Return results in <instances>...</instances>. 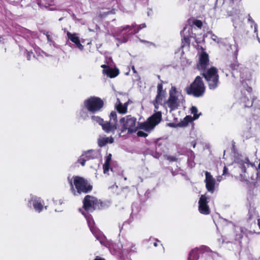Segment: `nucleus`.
I'll return each instance as SVG.
<instances>
[{"instance_id":"58836bf2","label":"nucleus","mask_w":260,"mask_h":260,"mask_svg":"<svg viewBox=\"0 0 260 260\" xmlns=\"http://www.w3.org/2000/svg\"><path fill=\"white\" fill-rule=\"evenodd\" d=\"M101 67L104 69V70L108 69V68H110L106 64H103L101 66Z\"/></svg>"},{"instance_id":"aec40b11","label":"nucleus","mask_w":260,"mask_h":260,"mask_svg":"<svg viewBox=\"0 0 260 260\" xmlns=\"http://www.w3.org/2000/svg\"><path fill=\"white\" fill-rule=\"evenodd\" d=\"M114 139L111 136L110 137L102 138L98 140V144L100 147H103L108 143H113Z\"/></svg>"},{"instance_id":"8fccbe9b","label":"nucleus","mask_w":260,"mask_h":260,"mask_svg":"<svg viewBox=\"0 0 260 260\" xmlns=\"http://www.w3.org/2000/svg\"><path fill=\"white\" fill-rule=\"evenodd\" d=\"M186 27H184L183 28V30H184L185 29Z\"/></svg>"},{"instance_id":"423d86ee","label":"nucleus","mask_w":260,"mask_h":260,"mask_svg":"<svg viewBox=\"0 0 260 260\" xmlns=\"http://www.w3.org/2000/svg\"><path fill=\"white\" fill-rule=\"evenodd\" d=\"M205 89L202 78L198 76L194 81L185 88V90L188 95H192L194 97L199 98L204 95Z\"/></svg>"},{"instance_id":"3c124183","label":"nucleus","mask_w":260,"mask_h":260,"mask_svg":"<svg viewBox=\"0 0 260 260\" xmlns=\"http://www.w3.org/2000/svg\"><path fill=\"white\" fill-rule=\"evenodd\" d=\"M259 109H260V108H259Z\"/></svg>"},{"instance_id":"1a4fd4ad","label":"nucleus","mask_w":260,"mask_h":260,"mask_svg":"<svg viewBox=\"0 0 260 260\" xmlns=\"http://www.w3.org/2000/svg\"><path fill=\"white\" fill-rule=\"evenodd\" d=\"M162 120V113L157 111L149 117L145 122L141 123L140 127L146 131H149L157 125Z\"/></svg>"},{"instance_id":"de8ad7c7","label":"nucleus","mask_w":260,"mask_h":260,"mask_svg":"<svg viewBox=\"0 0 260 260\" xmlns=\"http://www.w3.org/2000/svg\"><path fill=\"white\" fill-rule=\"evenodd\" d=\"M251 179L252 180H254V179L253 178V177L252 176L251 177Z\"/></svg>"},{"instance_id":"ea45409f","label":"nucleus","mask_w":260,"mask_h":260,"mask_svg":"<svg viewBox=\"0 0 260 260\" xmlns=\"http://www.w3.org/2000/svg\"><path fill=\"white\" fill-rule=\"evenodd\" d=\"M256 169L257 171H258V173L260 172V159L259 160V163H258V166Z\"/></svg>"},{"instance_id":"4be33fe9","label":"nucleus","mask_w":260,"mask_h":260,"mask_svg":"<svg viewBox=\"0 0 260 260\" xmlns=\"http://www.w3.org/2000/svg\"><path fill=\"white\" fill-rule=\"evenodd\" d=\"M94 151L93 150H89L87 151H85L84 154H83V156L85 157V158L87 159V160H89L90 159H93L95 158V156L94 154Z\"/></svg>"},{"instance_id":"412c9836","label":"nucleus","mask_w":260,"mask_h":260,"mask_svg":"<svg viewBox=\"0 0 260 260\" xmlns=\"http://www.w3.org/2000/svg\"><path fill=\"white\" fill-rule=\"evenodd\" d=\"M33 206L36 211L40 212L43 209V204L42 202L40 199H35L33 201Z\"/></svg>"},{"instance_id":"f8f14e48","label":"nucleus","mask_w":260,"mask_h":260,"mask_svg":"<svg viewBox=\"0 0 260 260\" xmlns=\"http://www.w3.org/2000/svg\"><path fill=\"white\" fill-rule=\"evenodd\" d=\"M208 198L205 194L201 195L199 201V211L204 215H208L210 213V210L208 205Z\"/></svg>"},{"instance_id":"a878e982","label":"nucleus","mask_w":260,"mask_h":260,"mask_svg":"<svg viewBox=\"0 0 260 260\" xmlns=\"http://www.w3.org/2000/svg\"><path fill=\"white\" fill-rule=\"evenodd\" d=\"M190 111L191 113L193 114V120H196L199 117L200 114H198V110L196 107H191L190 108Z\"/></svg>"},{"instance_id":"2f4dec72","label":"nucleus","mask_w":260,"mask_h":260,"mask_svg":"<svg viewBox=\"0 0 260 260\" xmlns=\"http://www.w3.org/2000/svg\"><path fill=\"white\" fill-rule=\"evenodd\" d=\"M26 57H27V59L28 60H30V58H31V55L33 54V52L32 51H28L27 50H26Z\"/></svg>"},{"instance_id":"49530a36","label":"nucleus","mask_w":260,"mask_h":260,"mask_svg":"<svg viewBox=\"0 0 260 260\" xmlns=\"http://www.w3.org/2000/svg\"><path fill=\"white\" fill-rule=\"evenodd\" d=\"M244 181L247 183L249 182L248 179H247V178L245 179H244Z\"/></svg>"},{"instance_id":"dca6fc26","label":"nucleus","mask_w":260,"mask_h":260,"mask_svg":"<svg viewBox=\"0 0 260 260\" xmlns=\"http://www.w3.org/2000/svg\"><path fill=\"white\" fill-rule=\"evenodd\" d=\"M242 66L239 64L237 60H235L233 62L231 63L230 65V67L232 70H238L240 72V75L241 74H244V76H246V72L247 71L250 73L248 70L246 68H243Z\"/></svg>"},{"instance_id":"f704fd0d","label":"nucleus","mask_w":260,"mask_h":260,"mask_svg":"<svg viewBox=\"0 0 260 260\" xmlns=\"http://www.w3.org/2000/svg\"><path fill=\"white\" fill-rule=\"evenodd\" d=\"M93 260H106L104 258L96 256Z\"/></svg>"},{"instance_id":"9d476101","label":"nucleus","mask_w":260,"mask_h":260,"mask_svg":"<svg viewBox=\"0 0 260 260\" xmlns=\"http://www.w3.org/2000/svg\"><path fill=\"white\" fill-rule=\"evenodd\" d=\"M118 127L117 113L113 111L109 115V120L104 121L102 124V129L106 133L114 134Z\"/></svg>"},{"instance_id":"0eeeda50","label":"nucleus","mask_w":260,"mask_h":260,"mask_svg":"<svg viewBox=\"0 0 260 260\" xmlns=\"http://www.w3.org/2000/svg\"><path fill=\"white\" fill-rule=\"evenodd\" d=\"M169 93V96L166 104L170 108V111H172L178 108L182 103L181 101L183 100V96L175 86L171 87Z\"/></svg>"},{"instance_id":"37998d69","label":"nucleus","mask_w":260,"mask_h":260,"mask_svg":"<svg viewBox=\"0 0 260 260\" xmlns=\"http://www.w3.org/2000/svg\"><path fill=\"white\" fill-rule=\"evenodd\" d=\"M257 224H258L259 229H260V218L258 219L257 220Z\"/></svg>"},{"instance_id":"4468645a","label":"nucleus","mask_w":260,"mask_h":260,"mask_svg":"<svg viewBox=\"0 0 260 260\" xmlns=\"http://www.w3.org/2000/svg\"><path fill=\"white\" fill-rule=\"evenodd\" d=\"M162 81H161L160 83H158L157 86V94L153 101V103L156 108H157L156 104H159L162 101L163 98L166 94V90H163Z\"/></svg>"},{"instance_id":"79ce46f5","label":"nucleus","mask_w":260,"mask_h":260,"mask_svg":"<svg viewBox=\"0 0 260 260\" xmlns=\"http://www.w3.org/2000/svg\"><path fill=\"white\" fill-rule=\"evenodd\" d=\"M4 44V39L2 36L0 37V44Z\"/></svg>"},{"instance_id":"f3484780","label":"nucleus","mask_w":260,"mask_h":260,"mask_svg":"<svg viewBox=\"0 0 260 260\" xmlns=\"http://www.w3.org/2000/svg\"><path fill=\"white\" fill-rule=\"evenodd\" d=\"M103 73L106 74L108 77L113 78L117 76L119 72V70L117 68L113 69L110 67L108 69L103 70Z\"/></svg>"},{"instance_id":"393cba45","label":"nucleus","mask_w":260,"mask_h":260,"mask_svg":"<svg viewBox=\"0 0 260 260\" xmlns=\"http://www.w3.org/2000/svg\"><path fill=\"white\" fill-rule=\"evenodd\" d=\"M91 119L92 121L96 122V123H99L101 126H102V124L104 122V119L98 116L92 115L91 117Z\"/></svg>"},{"instance_id":"09e8293b","label":"nucleus","mask_w":260,"mask_h":260,"mask_svg":"<svg viewBox=\"0 0 260 260\" xmlns=\"http://www.w3.org/2000/svg\"><path fill=\"white\" fill-rule=\"evenodd\" d=\"M82 214L83 215H85L83 212H82Z\"/></svg>"},{"instance_id":"4c0bfd02","label":"nucleus","mask_w":260,"mask_h":260,"mask_svg":"<svg viewBox=\"0 0 260 260\" xmlns=\"http://www.w3.org/2000/svg\"><path fill=\"white\" fill-rule=\"evenodd\" d=\"M160 242L159 241L156 240L155 242L153 243V245L154 247H157L158 246V243Z\"/></svg>"},{"instance_id":"c03bdc74","label":"nucleus","mask_w":260,"mask_h":260,"mask_svg":"<svg viewBox=\"0 0 260 260\" xmlns=\"http://www.w3.org/2000/svg\"><path fill=\"white\" fill-rule=\"evenodd\" d=\"M140 26H141V28H143V27H146V25H145V24H141L140 25Z\"/></svg>"},{"instance_id":"bb28decb","label":"nucleus","mask_w":260,"mask_h":260,"mask_svg":"<svg viewBox=\"0 0 260 260\" xmlns=\"http://www.w3.org/2000/svg\"><path fill=\"white\" fill-rule=\"evenodd\" d=\"M103 168L104 173L105 174L109 172L110 169L112 171H113L112 168H110V163L105 162L104 164L103 165Z\"/></svg>"},{"instance_id":"7c9ffc66","label":"nucleus","mask_w":260,"mask_h":260,"mask_svg":"<svg viewBox=\"0 0 260 260\" xmlns=\"http://www.w3.org/2000/svg\"><path fill=\"white\" fill-rule=\"evenodd\" d=\"M112 158V154L109 153L106 157L105 162L110 163Z\"/></svg>"},{"instance_id":"a19ab883","label":"nucleus","mask_w":260,"mask_h":260,"mask_svg":"<svg viewBox=\"0 0 260 260\" xmlns=\"http://www.w3.org/2000/svg\"><path fill=\"white\" fill-rule=\"evenodd\" d=\"M248 21H249V22H254L253 20L252 19V18H251V17L250 16V15H249Z\"/></svg>"},{"instance_id":"5701e85b","label":"nucleus","mask_w":260,"mask_h":260,"mask_svg":"<svg viewBox=\"0 0 260 260\" xmlns=\"http://www.w3.org/2000/svg\"><path fill=\"white\" fill-rule=\"evenodd\" d=\"M191 21L192 25H196L198 28H201L203 26V22L200 20L193 19L192 20L190 18L188 20V22L189 24H191Z\"/></svg>"},{"instance_id":"9b49d317","label":"nucleus","mask_w":260,"mask_h":260,"mask_svg":"<svg viewBox=\"0 0 260 260\" xmlns=\"http://www.w3.org/2000/svg\"><path fill=\"white\" fill-rule=\"evenodd\" d=\"M209 55L205 51L202 52L199 55V61L197 63V69L202 72L209 68Z\"/></svg>"},{"instance_id":"b1692460","label":"nucleus","mask_w":260,"mask_h":260,"mask_svg":"<svg viewBox=\"0 0 260 260\" xmlns=\"http://www.w3.org/2000/svg\"><path fill=\"white\" fill-rule=\"evenodd\" d=\"M192 118L190 116H186L183 120L179 123V125L181 126H186L189 123L192 121Z\"/></svg>"},{"instance_id":"a211bd4d","label":"nucleus","mask_w":260,"mask_h":260,"mask_svg":"<svg viewBox=\"0 0 260 260\" xmlns=\"http://www.w3.org/2000/svg\"><path fill=\"white\" fill-rule=\"evenodd\" d=\"M117 112L122 114H124L127 112V103H126L123 105L120 102L115 106Z\"/></svg>"},{"instance_id":"72a5a7b5","label":"nucleus","mask_w":260,"mask_h":260,"mask_svg":"<svg viewBox=\"0 0 260 260\" xmlns=\"http://www.w3.org/2000/svg\"><path fill=\"white\" fill-rule=\"evenodd\" d=\"M168 159L171 161H175L177 160V158L175 156H170L168 157Z\"/></svg>"},{"instance_id":"f03ea898","label":"nucleus","mask_w":260,"mask_h":260,"mask_svg":"<svg viewBox=\"0 0 260 260\" xmlns=\"http://www.w3.org/2000/svg\"><path fill=\"white\" fill-rule=\"evenodd\" d=\"M71 187V190L75 196L90 192L93 189L92 185L85 178L79 176H73L72 178H68Z\"/></svg>"},{"instance_id":"6ab92c4d","label":"nucleus","mask_w":260,"mask_h":260,"mask_svg":"<svg viewBox=\"0 0 260 260\" xmlns=\"http://www.w3.org/2000/svg\"><path fill=\"white\" fill-rule=\"evenodd\" d=\"M199 250L198 248L192 249L188 254L187 260H198L199 258Z\"/></svg>"},{"instance_id":"f257e3e1","label":"nucleus","mask_w":260,"mask_h":260,"mask_svg":"<svg viewBox=\"0 0 260 260\" xmlns=\"http://www.w3.org/2000/svg\"><path fill=\"white\" fill-rule=\"evenodd\" d=\"M251 80V75L250 73L246 72V76L244 74L241 75L240 82L242 87L240 89L241 95L239 98V101L240 105L244 108H251L255 101L257 100L256 96L253 94V89L249 86Z\"/></svg>"},{"instance_id":"c756f323","label":"nucleus","mask_w":260,"mask_h":260,"mask_svg":"<svg viewBox=\"0 0 260 260\" xmlns=\"http://www.w3.org/2000/svg\"><path fill=\"white\" fill-rule=\"evenodd\" d=\"M137 134V136L140 137L146 138L148 136V134L147 133L141 131H138Z\"/></svg>"},{"instance_id":"c9c22d12","label":"nucleus","mask_w":260,"mask_h":260,"mask_svg":"<svg viewBox=\"0 0 260 260\" xmlns=\"http://www.w3.org/2000/svg\"><path fill=\"white\" fill-rule=\"evenodd\" d=\"M109 15V14H114L115 13V10L114 9L111 10V11H108Z\"/></svg>"},{"instance_id":"39448f33","label":"nucleus","mask_w":260,"mask_h":260,"mask_svg":"<svg viewBox=\"0 0 260 260\" xmlns=\"http://www.w3.org/2000/svg\"><path fill=\"white\" fill-rule=\"evenodd\" d=\"M104 105V101L95 96H91L84 101V108L92 115L102 111Z\"/></svg>"},{"instance_id":"a18cd8bd","label":"nucleus","mask_w":260,"mask_h":260,"mask_svg":"<svg viewBox=\"0 0 260 260\" xmlns=\"http://www.w3.org/2000/svg\"><path fill=\"white\" fill-rule=\"evenodd\" d=\"M46 35V37L48 39V40H49V38H50V36L48 34V33L47 32V34Z\"/></svg>"},{"instance_id":"473e14b6","label":"nucleus","mask_w":260,"mask_h":260,"mask_svg":"<svg viewBox=\"0 0 260 260\" xmlns=\"http://www.w3.org/2000/svg\"><path fill=\"white\" fill-rule=\"evenodd\" d=\"M109 15L108 11L106 12H103V13H101L99 15L100 17L101 18H103L106 17Z\"/></svg>"},{"instance_id":"2eb2a0df","label":"nucleus","mask_w":260,"mask_h":260,"mask_svg":"<svg viewBox=\"0 0 260 260\" xmlns=\"http://www.w3.org/2000/svg\"><path fill=\"white\" fill-rule=\"evenodd\" d=\"M67 35L68 39L75 43L80 50H82L84 49V46L81 44L79 38L76 33L72 34L68 31Z\"/></svg>"},{"instance_id":"20e7f679","label":"nucleus","mask_w":260,"mask_h":260,"mask_svg":"<svg viewBox=\"0 0 260 260\" xmlns=\"http://www.w3.org/2000/svg\"><path fill=\"white\" fill-rule=\"evenodd\" d=\"M82 208L87 212L103 209L106 206L101 200L88 194L84 197L82 200Z\"/></svg>"},{"instance_id":"cd10ccee","label":"nucleus","mask_w":260,"mask_h":260,"mask_svg":"<svg viewBox=\"0 0 260 260\" xmlns=\"http://www.w3.org/2000/svg\"><path fill=\"white\" fill-rule=\"evenodd\" d=\"M191 37L184 36L182 39V43L183 44V46L185 45H190V38Z\"/></svg>"},{"instance_id":"ddd939ff","label":"nucleus","mask_w":260,"mask_h":260,"mask_svg":"<svg viewBox=\"0 0 260 260\" xmlns=\"http://www.w3.org/2000/svg\"><path fill=\"white\" fill-rule=\"evenodd\" d=\"M206 187L207 190L211 193H213L215 190V180L210 172L206 171L205 172Z\"/></svg>"},{"instance_id":"6e6552de","label":"nucleus","mask_w":260,"mask_h":260,"mask_svg":"<svg viewBox=\"0 0 260 260\" xmlns=\"http://www.w3.org/2000/svg\"><path fill=\"white\" fill-rule=\"evenodd\" d=\"M137 119L131 115H127L125 117L120 118L119 122L122 124L120 128V132L119 133V136L121 134L127 130V134H132L136 132L137 128H136Z\"/></svg>"},{"instance_id":"e433bc0d","label":"nucleus","mask_w":260,"mask_h":260,"mask_svg":"<svg viewBox=\"0 0 260 260\" xmlns=\"http://www.w3.org/2000/svg\"><path fill=\"white\" fill-rule=\"evenodd\" d=\"M227 171H228V169H227V168L225 166H224V168H223V174H222V175L226 174V173H227Z\"/></svg>"},{"instance_id":"7ed1b4c3","label":"nucleus","mask_w":260,"mask_h":260,"mask_svg":"<svg viewBox=\"0 0 260 260\" xmlns=\"http://www.w3.org/2000/svg\"><path fill=\"white\" fill-rule=\"evenodd\" d=\"M201 72V75L207 81L209 88L211 90L217 88L219 83L218 69L215 67H211Z\"/></svg>"},{"instance_id":"c85d7f7f","label":"nucleus","mask_w":260,"mask_h":260,"mask_svg":"<svg viewBox=\"0 0 260 260\" xmlns=\"http://www.w3.org/2000/svg\"><path fill=\"white\" fill-rule=\"evenodd\" d=\"M87 161L83 155L81 156L78 159V162L82 166H84L86 161Z\"/></svg>"}]
</instances>
